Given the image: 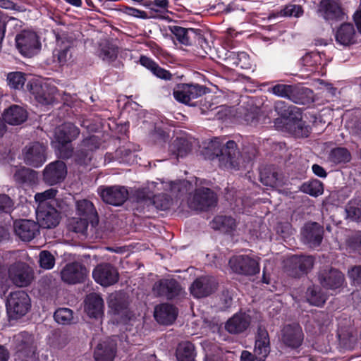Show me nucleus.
Wrapping results in <instances>:
<instances>
[{
	"label": "nucleus",
	"mask_w": 361,
	"mask_h": 361,
	"mask_svg": "<svg viewBox=\"0 0 361 361\" xmlns=\"http://www.w3.org/2000/svg\"><path fill=\"white\" fill-rule=\"evenodd\" d=\"M25 74L22 72H12L7 75L8 85L11 88L19 90L25 82Z\"/></svg>",
	"instance_id": "46"
},
{
	"label": "nucleus",
	"mask_w": 361,
	"mask_h": 361,
	"mask_svg": "<svg viewBox=\"0 0 361 361\" xmlns=\"http://www.w3.org/2000/svg\"><path fill=\"white\" fill-rule=\"evenodd\" d=\"M47 147L40 142H34L23 149V159L26 164L33 167L41 166L47 159Z\"/></svg>",
	"instance_id": "9"
},
{
	"label": "nucleus",
	"mask_w": 361,
	"mask_h": 361,
	"mask_svg": "<svg viewBox=\"0 0 361 361\" xmlns=\"http://www.w3.org/2000/svg\"><path fill=\"white\" fill-rule=\"evenodd\" d=\"M54 317L57 323L68 324L73 319V312L68 308H60L54 312Z\"/></svg>",
	"instance_id": "48"
},
{
	"label": "nucleus",
	"mask_w": 361,
	"mask_h": 361,
	"mask_svg": "<svg viewBox=\"0 0 361 361\" xmlns=\"http://www.w3.org/2000/svg\"><path fill=\"white\" fill-rule=\"evenodd\" d=\"M16 341L20 344L17 357L22 361H32L35 352L32 336L28 333L22 332L16 336Z\"/></svg>",
	"instance_id": "17"
},
{
	"label": "nucleus",
	"mask_w": 361,
	"mask_h": 361,
	"mask_svg": "<svg viewBox=\"0 0 361 361\" xmlns=\"http://www.w3.org/2000/svg\"><path fill=\"white\" fill-rule=\"evenodd\" d=\"M233 63L243 69H249L252 66V63L249 55L244 52L233 53Z\"/></svg>",
	"instance_id": "49"
},
{
	"label": "nucleus",
	"mask_w": 361,
	"mask_h": 361,
	"mask_svg": "<svg viewBox=\"0 0 361 361\" xmlns=\"http://www.w3.org/2000/svg\"><path fill=\"white\" fill-rule=\"evenodd\" d=\"M56 190L54 189H49L42 192L35 194V200L38 202V206L49 205L47 200L54 198L56 196Z\"/></svg>",
	"instance_id": "53"
},
{
	"label": "nucleus",
	"mask_w": 361,
	"mask_h": 361,
	"mask_svg": "<svg viewBox=\"0 0 361 361\" xmlns=\"http://www.w3.org/2000/svg\"><path fill=\"white\" fill-rule=\"evenodd\" d=\"M85 312L90 317L99 318L104 312V300L97 293H91L85 299Z\"/></svg>",
	"instance_id": "29"
},
{
	"label": "nucleus",
	"mask_w": 361,
	"mask_h": 361,
	"mask_svg": "<svg viewBox=\"0 0 361 361\" xmlns=\"http://www.w3.org/2000/svg\"><path fill=\"white\" fill-rule=\"evenodd\" d=\"M302 70L305 72H314L321 66L326 64L324 54L319 51L306 53L300 59Z\"/></svg>",
	"instance_id": "25"
},
{
	"label": "nucleus",
	"mask_w": 361,
	"mask_h": 361,
	"mask_svg": "<svg viewBox=\"0 0 361 361\" xmlns=\"http://www.w3.org/2000/svg\"><path fill=\"white\" fill-rule=\"evenodd\" d=\"M40 267L45 269H51L55 264L54 256L48 251H42L39 254Z\"/></svg>",
	"instance_id": "52"
},
{
	"label": "nucleus",
	"mask_w": 361,
	"mask_h": 361,
	"mask_svg": "<svg viewBox=\"0 0 361 361\" xmlns=\"http://www.w3.org/2000/svg\"><path fill=\"white\" fill-rule=\"evenodd\" d=\"M348 276L355 285L361 286V266H356L348 271Z\"/></svg>",
	"instance_id": "60"
},
{
	"label": "nucleus",
	"mask_w": 361,
	"mask_h": 361,
	"mask_svg": "<svg viewBox=\"0 0 361 361\" xmlns=\"http://www.w3.org/2000/svg\"><path fill=\"white\" fill-rule=\"evenodd\" d=\"M16 47L20 53L30 57L36 54L40 49L38 37L35 32L23 30L16 37Z\"/></svg>",
	"instance_id": "6"
},
{
	"label": "nucleus",
	"mask_w": 361,
	"mask_h": 361,
	"mask_svg": "<svg viewBox=\"0 0 361 361\" xmlns=\"http://www.w3.org/2000/svg\"><path fill=\"white\" fill-rule=\"evenodd\" d=\"M42 92H39L37 91L38 87L36 86V88L33 90L32 93L35 96V99L37 101L42 104H52L54 101V96L52 92H45V89L47 88V85L40 86Z\"/></svg>",
	"instance_id": "47"
},
{
	"label": "nucleus",
	"mask_w": 361,
	"mask_h": 361,
	"mask_svg": "<svg viewBox=\"0 0 361 361\" xmlns=\"http://www.w3.org/2000/svg\"><path fill=\"white\" fill-rule=\"evenodd\" d=\"M13 207L12 200L6 195H0V212L8 213Z\"/></svg>",
	"instance_id": "59"
},
{
	"label": "nucleus",
	"mask_w": 361,
	"mask_h": 361,
	"mask_svg": "<svg viewBox=\"0 0 361 361\" xmlns=\"http://www.w3.org/2000/svg\"><path fill=\"white\" fill-rule=\"evenodd\" d=\"M123 12L126 15L137 18L147 19L149 18L147 13L145 11L133 7L124 6L123 8Z\"/></svg>",
	"instance_id": "58"
},
{
	"label": "nucleus",
	"mask_w": 361,
	"mask_h": 361,
	"mask_svg": "<svg viewBox=\"0 0 361 361\" xmlns=\"http://www.w3.org/2000/svg\"><path fill=\"white\" fill-rule=\"evenodd\" d=\"M249 325V316L245 313H237L227 321L225 328L229 333L236 334L244 331Z\"/></svg>",
	"instance_id": "32"
},
{
	"label": "nucleus",
	"mask_w": 361,
	"mask_h": 361,
	"mask_svg": "<svg viewBox=\"0 0 361 361\" xmlns=\"http://www.w3.org/2000/svg\"><path fill=\"white\" fill-rule=\"evenodd\" d=\"M67 174V168L62 161H56L49 164L43 171L45 183L53 185L64 180Z\"/></svg>",
	"instance_id": "13"
},
{
	"label": "nucleus",
	"mask_w": 361,
	"mask_h": 361,
	"mask_svg": "<svg viewBox=\"0 0 361 361\" xmlns=\"http://www.w3.org/2000/svg\"><path fill=\"white\" fill-rule=\"evenodd\" d=\"M140 64L145 67H146L147 69L150 70L151 71L153 70L154 66H156V63L152 61L151 59L142 56L140 59Z\"/></svg>",
	"instance_id": "64"
},
{
	"label": "nucleus",
	"mask_w": 361,
	"mask_h": 361,
	"mask_svg": "<svg viewBox=\"0 0 361 361\" xmlns=\"http://www.w3.org/2000/svg\"><path fill=\"white\" fill-rule=\"evenodd\" d=\"M169 6L168 0H154L149 4V8L152 11L164 13L168 11Z\"/></svg>",
	"instance_id": "56"
},
{
	"label": "nucleus",
	"mask_w": 361,
	"mask_h": 361,
	"mask_svg": "<svg viewBox=\"0 0 361 361\" xmlns=\"http://www.w3.org/2000/svg\"><path fill=\"white\" fill-rule=\"evenodd\" d=\"M269 337L267 331L259 326L257 329L255 343L254 347V353L256 360L258 361H264L269 354Z\"/></svg>",
	"instance_id": "21"
},
{
	"label": "nucleus",
	"mask_w": 361,
	"mask_h": 361,
	"mask_svg": "<svg viewBox=\"0 0 361 361\" xmlns=\"http://www.w3.org/2000/svg\"><path fill=\"white\" fill-rule=\"evenodd\" d=\"M76 207L78 214L82 218L92 219L96 214L93 204L87 200L78 201Z\"/></svg>",
	"instance_id": "41"
},
{
	"label": "nucleus",
	"mask_w": 361,
	"mask_h": 361,
	"mask_svg": "<svg viewBox=\"0 0 361 361\" xmlns=\"http://www.w3.org/2000/svg\"><path fill=\"white\" fill-rule=\"evenodd\" d=\"M336 41L343 46H349L356 42V31L351 23H343L336 30Z\"/></svg>",
	"instance_id": "30"
},
{
	"label": "nucleus",
	"mask_w": 361,
	"mask_h": 361,
	"mask_svg": "<svg viewBox=\"0 0 361 361\" xmlns=\"http://www.w3.org/2000/svg\"><path fill=\"white\" fill-rule=\"evenodd\" d=\"M13 228L16 235L23 241H30L39 233L38 225L31 220H16Z\"/></svg>",
	"instance_id": "19"
},
{
	"label": "nucleus",
	"mask_w": 361,
	"mask_h": 361,
	"mask_svg": "<svg viewBox=\"0 0 361 361\" xmlns=\"http://www.w3.org/2000/svg\"><path fill=\"white\" fill-rule=\"evenodd\" d=\"M116 352V345L114 341L107 339L99 343L94 353L96 361H114Z\"/></svg>",
	"instance_id": "26"
},
{
	"label": "nucleus",
	"mask_w": 361,
	"mask_h": 361,
	"mask_svg": "<svg viewBox=\"0 0 361 361\" xmlns=\"http://www.w3.org/2000/svg\"><path fill=\"white\" fill-rule=\"evenodd\" d=\"M99 140L96 136L92 135L84 139L77 150V156L81 163H85L86 159H90V154L99 147Z\"/></svg>",
	"instance_id": "33"
},
{
	"label": "nucleus",
	"mask_w": 361,
	"mask_h": 361,
	"mask_svg": "<svg viewBox=\"0 0 361 361\" xmlns=\"http://www.w3.org/2000/svg\"><path fill=\"white\" fill-rule=\"evenodd\" d=\"M13 180L18 184L32 183L37 179L36 172L25 167H16Z\"/></svg>",
	"instance_id": "35"
},
{
	"label": "nucleus",
	"mask_w": 361,
	"mask_h": 361,
	"mask_svg": "<svg viewBox=\"0 0 361 361\" xmlns=\"http://www.w3.org/2000/svg\"><path fill=\"white\" fill-rule=\"evenodd\" d=\"M36 216L38 227L51 228L58 225L59 215L55 208L50 205L37 206Z\"/></svg>",
	"instance_id": "14"
},
{
	"label": "nucleus",
	"mask_w": 361,
	"mask_h": 361,
	"mask_svg": "<svg viewBox=\"0 0 361 361\" xmlns=\"http://www.w3.org/2000/svg\"><path fill=\"white\" fill-rule=\"evenodd\" d=\"M304 335L300 326L298 324H288L281 330L283 343L290 348L299 347L303 341Z\"/></svg>",
	"instance_id": "16"
},
{
	"label": "nucleus",
	"mask_w": 361,
	"mask_h": 361,
	"mask_svg": "<svg viewBox=\"0 0 361 361\" xmlns=\"http://www.w3.org/2000/svg\"><path fill=\"white\" fill-rule=\"evenodd\" d=\"M204 93V89L200 85L183 84L174 90L173 96L177 101L189 104L190 101L201 97Z\"/></svg>",
	"instance_id": "15"
},
{
	"label": "nucleus",
	"mask_w": 361,
	"mask_h": 361,
	"mask_svg": "<svg viewBox=\"0 0 361 361\" xmlns=\"http://www.w3.org/2000/svg\"><path fill=\"white\" fill-rule=\"evenodd\" d=\"M177 310L173 305L161 304L155 307L154 317L156 320L165 325L172 324L177 317Z\"/></svg>",
	"instance_id": "31"
},
{
	"label": "nucleus",
	"mask_w": 361,
	"mask_h": 361,
	"mask_svg": "<svg viewBox=\"0 0 361 361\" xmlns=\"http://www.w3.org/2000/svg\"><path fill=\"white\" fill-rule=\"evenodd\" d=\"M169 30L174 35L176 39L182 44L190 45L191 39L195 31L192 28H184L180 26H170Z\"/></svg>",
	"instance_id": "36"
},
{
	"label": "nucleus",
	"mask_w": 361,
	"mask_h": 361,
	"mask_svg": "<svg viewBox=\"0 0 361 361\" xmlns=\"http://www.w3.org/2000/svg\"><path fill=\"white\" fill-rule=\"evenodd\" d=\"M99 55L104 61H110L116 59L117 51L112 45L106 44L102 47Z\"/></svg>",
	"instance_id": "54"
},
{
	"label": "nucleus",
	"mask_w": 361,
	"mask_h": 361,
	"mask_svg": "<svg viewBox=\"0 0 361 361\" xmlns=\"http://www.w3.org/2000/svg\"><path fill=\"white\" fill-rule=\"evenodd\" d=\"M231 269L235 273L243 275H255L259 272L258 261L248 255H238L229 260Z\"/></svg>",
	"instance_id": "7"
},
{
	"label": "nucleus",
	"mask_w": 361,
	"mask_h": 361,
	"mask_svg": "<svg viewBox=\"0 0 361 361\" xmlns=\"http://www.w3.org/2000/svg\"><path fill=\"white\" fill-rule=\"evenodd\" d=\"M216 202L215 194L209 188L197 189L189 200V207L194 210L202 211L214 205Z\"/></svg>",
	"instance_id": "11"
},
{
	"label": "nucleus",
	"mask_w": 361,
	"mask_h": 361,
	"mask_svg": "<svg viewBox=\"0 0 361 361\" xmlns=\"http://www.w3.org/2000/svg\"><path fill=\"white\" fill-rule=\"evenodd\" d=\"M319 279L324 287L331 290L340 288L345 280L343 274L335 269L321 271Z\"/></svg>",
	"instance_id": "24"
},
{
	"label": "nucleus",
	"mask_w": 361,
	"mask_h": 361,
	"mask_svg": "<svg viewBox=\"0 0 361 361\" xmlns=\"http://www.w3.org/2000/svg\"><path fill=\"white\" fill-rule=\"evenodd\" d=\"M318 13L320 16L328 21L338 20L343 15L342 9L336 0H322Z\"/></svg>",
	"instance_id": "22"
},
{
	"label": "nucleus",
	"mask_w": 361,
	"mask_h": 361,
	"mask_svg": "<svg viewBox=\"0 0 361 361\" xmlns=\"http://www.w3.org/2000/svg\"><path fill=\"white\" fill-rule=\"evenodd\" d=\"M71 49L72 45L70 42L58 39L57 47L54 51V58H56L61 65L65 64L72 56Z\"/></svg>",
	"instance_id": "34"
},
{
	"label": "nucleus",
	"mask_w": 361,
	"mask_h": 361,
	"mask_svg": "<svg viewBox=\"0 0 361 361\" xmlns=\"http://www.w3.org/2000/svg\"><path fill=\"white\" fill-rule=\"evenodd\" d=\"M212 158L219 159L221 167L227 169H238L243 164L236 143L233 140L223 144L218 137L212 140L207 146Z\"/></svg>",
	"instance_id": "1"
},
{
	"label": "nucleus",
	"mask_w": 361,
	"mask_h": 361,
	"mask_svg": "<svg viewBox=\"0 0 361 361\" xmlns=\"http://www.w3.org/2000/svg\"><path fill=\"white\" fill-rule=\"evenodd\" d=\"M216 283L213 278L204 276L197 279L190 288V293L196 298L209 295L214 291Z\"/></svg>",
	"instance_id": "20"
},
{
	"label": "nucleus",
	"mask_w": 361,
	"mask_h": 361,
	"mask_svg": "<svg viewBox=\"0 0 361 361\" xmlns=\"http://www.w3.org/2000/svg\"><path fill=\"white\" fill-rule=\"evenodd\" d=\"M293 90L292 85L278 84L273 86L270 92L278 97L290 99Z\"/></svg>",
	"instance_id": "50"
},
{
	"label": "nucleus",
	"mask_w": 361,
	"mask_h": 361,
	"mask_svg": "<svg viewBox=\"0 0 361 361\" xmlns=\"http://www.w3.org/2000/svg\"><path fill=\"white\" fill-rule=\"evenodd\" d=\"M307 299L310 304L314 306H321L325 302L326 297L320 292L319 288L310 287L307 291Z\"/></svg>",
	"instance_id": "43"
},
{
	"label": "nucleus",
	"mask_w": 361,
	"mask_h": 361,
	"mask_svg": "<svg viewBox=\"0 0 361 361\" xmlns=\"http://www.w3.org/2000/svg\"><path fill=\"white\" fill-rule=\"evenodd\" d=\"M190 149L189 142L183 137L176 138L169 147L170 152L177 158L185 157Z\"/></svg>",
	"instance_id": "37"
},
{
	"label": "nucleus",
	"mask_w": 361,
	"mask_h": 361,
	"mask_svg": "<svg viewBox=\"0 0 361 361\" xmlns=\"http://www.w3.org/2000/svg\"><path fill=\"white\" fill-rule=\"evenodd\" d=\"M258 115L256 112L250 111L245 114V121L250 126H257L258 123Z\"/></svg>",
	"instance_id": "63"
},
{
	"label": "nucleus",
	"mask_w": 361,
	"mask_h": 361,
	"mask_svg": "<svg viewBox=\"0 0 361 361\" xmlns=\"http://www.w3.org/2000/svg\"><path fill=\"white\" fill-rule=\"evenodd\" d=\"M291 262L298 267L302 273H305L313 267L314 260L310 256H294L291 258Z\"/></svg>",
	"instance_id": "44"
},
{
	"label": "nucleus",
	"mask_w": 361,
	"mask_h": 361,
	"mask_svg": "<svg viewBox=\"0 0 361 361\" xmlns=\"http://www.w3.org/2000/svg\"><path fill=\"white\" fill-rule=\"evenodd\" d=\"M98 190L104 202L114 206L122 204L128 197V191L123 186L99 188Z\"/></svg>",
	"instance_id": "12"
},
{
	"label": "nucleus",
	"mask_w": 361,
	"mask_h": 361,
	"mask_svg": "<svg viewBox=\"0 0 361 361\" xmlns=\"http://www.w3.org/2000/svg\"><path fill=\"white\" fill-rule=\"evenodd\" d=\"M302 235L307 244L311 247H317L322 240L323 228L317 223L307 224L303 228Z\"/></svg>",
	"instance_id": "28"
},
{
	"label": "nucleus",
	"mask_w": 361,
	"mask_h": 361,
	"mask_svg": "<svg viewBox=\"0 0 361 361\" xmlns=\"http://www.w3.org/2000/svg\"><path fill=\"white\" fill-rule=\"evenodd\" d=\"M152 72L157 78L166 80H171L172 77V75L170 73L169 71L161 68L157 64H156Z\"/></svg>",
	"instance_id": "62"
},
{
	"label": "nucleus",
	"mask_w": 361,
	"mask_h": 361,
	"mask_svg": "<svg viewBox=\"0 0 361 361\" xmlns=\"http://www.w3.org/2000/svg\"><path fill=\"white\" fill-rule=\"evenodd\" d=\"M276 112L286 120V125L290 128L291 133L295 136H307L309 131L300 118L299 109L295 106H288L284 102L275 103Z\"/></svg>",
	"instance_id": "2"
},
{
	"label": "nucleus",
	"mask_w": 361,
	"mask_h": 361,
	"mask_svg": "<svg viewBox=\"0 0 361 361\" xmlns=\"http://www.w3.org/2000/svg\"><path fill=\"white\" fill-rule=\"evenodd\" d=\"M350 152L342 147L332 149L328 157V160L334 164H345L350 161Z\"/></svg>",
	"instance_id": "40"
},
{
	"label": "nucleus",
	"mask_w": 361,
	"mask_h": 361,
	"mask_svg": "<svg viewBox=\"0 0 361 361\" xmlns=\"http://www.w3.org/2000/svg\"><path fill=\"white\" fill-rule=\"evenodd\" d=\"M31 307L29 295L23 290L12 292L6 301V310L8 317L12 319H18L25 316Z\"/></svg>",
	"instance_id": "5"
},
{
	"label": "nucleus",
	"mask_w": 361,
	"mask_h": 361,
	"mask_svg": "<svg viewBox=\"0 0 361 361\" xmlns=\"http://www.w3.org/2000/svg\"><path fill=\"white\" fill-rule=\"evenodd\" d=\"M151 140L159 144L166 142L169 138V135L166 134L164 131L160 128H155L153 132L149 135Z\"/></svg>",
	"instance_id": "57"
},
{
	"label": "nucleus",
	"mask_w": 361,
	"mask_h": 361,
	"mask_svg": "<svg viewBox=\"0 0 361 361\" xmlns=\"http://www.w3.org/2000/svg\"><path fill=\"white\" fill-rule=\"evenodd\" d=\"M90 219L87 218H73L69 223V228L73 231L85 235L88 228V222Z\"/></svg>",
	"instance_id": "45"
},
{
	"label": "nucleus",
	"mask_w": 361,
	"mask_h": 361,
	"mask_svg": "<svg viewBox=\"0 0 361 361\" xmlns=\"http://www.w3.org/2000/svg\"><path fill=\"white\" fill-rule=\"evenodd\" d=\"M80 134V130L73 123H64L56 129L55 147L59 156L63 159H68L73 154V148L71 142L75 140Z\"/></svg>",
	"instance_id": "3"
},
{
	"label": "nucleus",
	"mask_w": 361,
	"mask_h": 361,
	"mask_svg": "<svg viewBox=\"0 0 361 361\" xmlns=\"http://www.w3.org/2000/svg\"><path fill=\"white\" fill-rule=\"evenodd\" d=\"M87 275L85 267L78 262L70 263L61 271V279L70 284L80 283Z\"/></svg>",
	"instance_id": "18"
},
{
	"label": "nucleus",
	"mask_w": 361,
	"mask_h": 361,
	"mask_svg": "<svg viewBox=\"0 0 361 361\" xmlns=\"http://www.w3.org/2000/svg\"><path fill=\"white\" fill-rule=\"evenodd\" d=\"M301 190L314 197H317L323 193V184L318 180H312L303 183Z\"/></svg>",
	"instance_id": "42"
},
{
	"label": "nucleus",
	"mask_w": 361,
	"mask_h": 361,
	"mask_svg": "<svg viewBox=\"0 0 361 361\" xmlns=\"http://www.w3.org/2000/svg\"><path fill=\"white\" fill-rule=\"evenodd\" d=\"M16 21V18L9 17L6 13L0 11V42L4 37L6 25Z\"/></svg>",
	"instance_id": "55"
},
{
	"label": "nucleus",
	"mask_w": 361,
	"mask_h": 361,
	"mask_svg": "<svg viewBox=\"0 0 361 361\" xmlns=\"http://www.w3.org/2000/svg\"><path fill=\"white\" fill-rule=\"evenodd\" d=\"M184 181L176 182H150L147 185V189L149 191L150 194H147L148 198L153 197L154 204L161 210L167 209L171 203V199L165 197L163 200L159 202L160 196L157 195L159 191L164 190L170 192L172 195L178 196V192L183 185H185Z\"/></svg>",
	"instance_id": "4"
},
{
	"label": "nucleus",
	"mask_w": 361,
	"mask_h": 361,
	"mask_svg": "<svg viewBox=\"0 0 361 361\" xmlns=\"http://www.w3.org/2000/svg\"><path fill=\"white\" fill-rule=\"evenodd\" d=\"M281 14L283 16L299 18L302 16L303 9L300 5L289 4L281 11Z\"/></svg>",
	"instance_id": "51"
},
{
	"label": "nucleus",
	"mask_w": 361,
	"mask_h": 361,
	"mask_svg": "<svg viewBox=\"0 0 361 361\" xmlns=\"http://www.w3.org/2000/svg\"><path fill=\"white\" fill-rule=\"evenodd\" d=\"M235 220L231 216H216L212 221V228L216 230H222L229 232L235 229Z\"/></svg>",
	"instance_id": "39"
},
{
	"label": "nucleus",
	"mask_w": 361,
	"mask_h": 361,
	"mask_svg": "<svg viewBox=\"0 0 361 361\" xmlns=\"http://www.w3.org/2000/svg\"><path fill=\"white\" fill-rule=\"evenodd\" d=\"M94 281L102 286H110L116 283L119 279L116 269L110 264L97 265L92 271Z\"/></svg>",
	"instance_id": "10"
},
{
	"label": "nucleus",
	"mask_w": 361,
	"mask_h": 361,
	"mask_svg": "<svg viewBox=\"0 0 361 361\" xmlns=\"http://www.w3.org/2000/svg\"><path fill=\"white\" fill-rule=\"evenodd\" d=\"M347 216L353 221H361V207H349L346 209Z\"/></svg>",
	"instance_id": "61"
},
{
	"label": "nucleus",
	"mask_w": 361,
	"mask_h": 361,
	"mask_svg": "<svg viewBox=\"0 0 361 361\" xmlns=\"http://www.w3.org/2000/svg\"><path fill=\"white\" fill-rule=\"evenodd\" d=\"M178 361H194V345L190 342H183L179 344L176 350Z\"/></svg>",
	"instance_id": "38"
},
{
	"label": "nucleus",
	"mask_w": 361,
	"mask_h": 361,
	"mask_svg": "<svg viewBox=\"0 0 361 361\" xmlns=\"http://www.w3.org/2000/svg\"><path fill=\"white\" fill-rule=\"evenodd\" d=\"M27 118V111L21 106L12 105L4 110L3 121L10 125H20Z\"/></svg>",
	"instance_id": "27"
},
{
	"label": "nucleus",
	"mask_w": 361,
	"mask_h": 361,
	"mask_svg": "<svg viewBox=\"0 0 361 361\" xmlns=\"http://www.w3.org/2000/svg\"><path fill=\"white\" fill-rule=\"evenodd\" d=\"M8 276L13 283L19 287L28 286L33 279L32 269L23 262L11 265L8 269Z\"/></svg>",
	"instance_id": "8"
},
{
	"label": "nucleus",
	"mask_w": 361,
	"mask_h": 361,
	"mask_svg": "<svg viewBox=\"0 0 361 361\" xmlns=\"http://www.w3.org/2000/svg\"><path fill=\"white\" fill-rule=\"evenodd\" d=\"M152 291L157 295L171 299L180 293L181 288L176 280L164 279L155 283Z\"/></svg>",
	"instance_id": "23"
}]
</instances>
